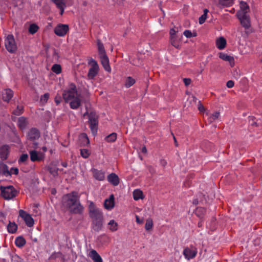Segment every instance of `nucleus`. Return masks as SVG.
I'll list each match as a JSON object with an SVG mask.
<instances>
[{
    "label": "nucleus",
    "mask_w": 262,
    "mask_h": 262,
    "mask_svg": "<svg viewBox=\"0 0 262 262\" xmlns=\"http://www.w3.org/2000/svg\"><path fill=\"white\" fill-rule=\"evenodd\" d=\"M62 98L65 102L69 103L70 108L73 110H77L82 101L81 93L78 92L76 84L73 82L69 83L63 91Z\"/></svg>",
    "instance_id": "obj_1"
},
{
    "label": "nucleus",
    "mask_w": 262,
    "mask_h": 262,
    "mask_svg": "<svg viewBox=\"0 0 262 262\" xmlns=\"http://www.w3.org/2000/svg\"><path fill=\"white\" fill-rule=\"evenodd\" d=\"M62 204L72 213L80 214L83 212V207L80 203L77 193L75 191L63 195Z\"/></svg>",
    "instance_id": "obj_2"
},
{
    "label": "nucleus",
    "mask_w": 262,
    "mask_h": 262,
    "mask_svg": "<svg viewBox=\"0 0 262 262\" xmlns=\"http://www.w3.org/2000/svg\"><path fill=\"white\" fill-rule=\"evenodd\" d=\"M88 115L90 128L93 135H96L98 126V116L95 112H91L90 113L86 112L84 116Z\"/></svg>",
    "instance_id": "obj_3"
},
{
    "label": "nucleus",
    "mask_w": 262,
    "mask_h": 262,
    "mask_svg": "<svg viewBox=\"0 0 262 262\" xmlns=\"http://www.w3.org/2000/svg\"><path fill=\"white\" fill-rule=\"evenodd\" d=\"M0 190L2 196L5 200L12 199L15 197L18 193V191L12 186H1Z\"/></svg>",
    "instance_id": "obj_4"
},
{
    "label": "nucleus",
    "mask_w": 262,
    "mask_h": 262,
    "mask_svg": "<svg viewBox=\"0 0 262 262\" xmlns=\"http://www.w3.org/2000/svg\"><path fill=\"white\" fill-rule=\"evenodd\" d=\"M88 64L91 67L87 75L88 78L89 79H93L98 73L99 66L96 61L93 58H91L89 60Z\"/></svg>",
    "instance_id": "obj_5"
},
{
    "label": "nucleus",
    "mask_w": 262,
    "mask_h": 262,
    "mask_svg": "<svg viewBox=\"0 0 262 262\" xmlns=\"http://www.w3.org/2000/svg\"><path fill=\"white\" fill-rule=\"evenodd\" d=\"M89 215L92 220L103 219L102 211L96 208L94 203L91 202L89 206Z\"/></svg>",
    "instance_id": "obj_6"
},
{
    "label": "nucleus",
    "mask_w": 262,
    "mask_h": 262,
    "mask_svg": "<svg viewBox=\"0 0 262 262\" xmlns=\"http://www.w3.org/2000/svg\"><path fill=\"white\" fill-rule=\"evenodd\" d=\"M5 45L6 49L10 53H14L17 50V46L14 38L11 35H8L5 40Z\"/></svg>",
    "instance_id": "obj_7"
},
{
    "label": "nucleus",
    "mask_w": 262,
    "mask_h": 262,
    "mask_svg": "<svg viewBox=\"0 0 262 262\" xmlns=\"http://www.w3.org/2000/svg\"><path fill=\"white\" fill-rule=\"evenodd\" d=\"M237 16L241 21V24L245 29H249L251 26L250 17L244 12H237Z\"/></svg>",
    "instance_id": "obj_8"
},
{
    "label": "nucleus",
    "mask_w": 262,
    "mask_h": 262,
    "mask_svg": "<svg viewBox=\"0 0 262 262\" xmlns=\"http://www.w3.org/2000/svg\"><path fill=\"white\" fill-rule=\"evenodd\" d=\"M69 31L68 25L59 24L54 28V33L58 36H64Z\"/></svg>",
    "instance_id": "obj_9"
},
{
    "label": "nucleus",
    "mask_w": 262,
    "mask_h": 262,
    "mask_svg": "<svg viewBox=\"0 0 262 262\" xmlns=\"http://www.w3.org/2000/svg\"><path fill=\"white\" fill-rule=\"evenodd\" d=\"M19 215L25 221L28 227H31L34 225V221L31 215L24 210L19 211Z\"/></svg>",
    "instance_id": "obj_10"
},
{
    "label": "nucleus",
    "mask_w": 262,
    "mask_h": 262,
    "mask_svg": "<svg viewBox=\"0 0 262 262\" xmlns=\"http://www.w3.org/2000/svg\"><path fill=\"white\" fill-rule=\"evenodd\" d=\"M198 253L196 248L193 246H190V247H187L183 250V254L185 258L187 260H190L194 258Z\"/></svg>",
    "instance_id": "obj_11"
},
{
    "label": "nucleus",
    "mask_w": 262,
    "mask_h": 262,
    "mask_svg": "<svg viewBox=\"0 0 262 262\" xmlns=\"http://www.w3.org/2000/svg\"><path fill=\"white\" fill-rule=\"evenodd\" d=\"M29 154L30 160L32 162L41 161L44 159V154L35 150H30Z\"/></svg>",
    "instance_id": "obj_12"
},
{
    "label": "nucleus",
    "mask_w": 262,
    "mask_h": 262,
    "mask_svg": "<svg viewBox=\"0 0 262 262\" xmlns=\"http://www.w3.org/2000/svg\"><path fill=\"white\" fill-rule=\"evenodd\" d=\"M115 198L113 194H111L108 199H106L104 201V208L108 210H112L115 206Z\"/></svg>",
    "instance_id": "obj_13"
},
{
    "label": "nucleus",
    "mask_w": 262,
    "mask_h": 262,
    "mask_svg": "<svg viewBox=\"0 0 262 262\" xmlns=\"http://www.w3.org/2000/svg\"><path fill=\"white\" fill-rule=\"evenodd\" d=\"M9 149L10 147L7 145H3L0 147V158L2 160H5L8 158Z\"/></svg>",
    "instance_id": "obj_14"
},
{
    "label": "nucleus",
    "mask_w": 262,
    "mask_h": 262,
    "mask_svg": "<svg viewBox=\"0 0 262 262\" xmlns=\"http://www.w3.org/2000/svg\"><path fill=\"white\" fill-rule=\"evenodd\" d=\"M13 96V92L10 89H6L2 92L3 100L9 102Z\"/></svg>",
    "instance_id": "obj_15"
},
{
    "label": "nucleus",
    "mask_w": 262,
    "mask_h": 262,
    "mask_svg": "<svg viewBox=\"0 0 262 262\" xmlns=\"http://www.w3.org/2000/svg\"><path fill=\"white\" fill-rule=\"evenodd\" d=\"M40 136V133L38 129L35 128H31L28 132V138L31 140L38 139Z\"/></svg>",
    "instance_id": "obj_16"
},
{
    "label": "nucleus",
    "mask_w": 262,
    "mask_h": 262,
    "mask_svg": "<svg viewBox=\"0 0 262 262\" xmlns=\"http://www.w3.org/2000/svg\"><path fill=\"white\" fill-rule=\"evenodd\" d=\"M101 64L104 69L108 72H111V68L109 64V59L107 55L100 57Z\"/></svg>",
    "instance_id": "obj_17"
},
{
    "label": "nucleus",
    "mask_w": 262,
    "mask_h": 262,
    "mask_svg": "<svg viewBox=\"0 0 262 262\" xmlns=\"http://www.w3.org/2000/svg\"><path fill=\"white\" fill-rule=\"evenodd\" d=\"M93 177L98 181H103L105 178V172L102 170H99L97 169L92 170Z\"/></svg>",
    "instance_id": "obj_18"
},
{
    "label": "nucleus",
    "mask_w": 262,
    "mask_h": 262,
    "mask_svg": "<svg viewBox=\"0 0 262 262\" xmlns=\"http://www.w3.org/2000/svg\"><path fill=\"white\" fill-rule=\"evenodd\" d=\"M220 58L222 59L224 61H229L230 63L231 67L234 66V57L231 56L227 55L226 53L221 52L219 53V55Z\"/></svg>",
    "instance_id": "obj_19"
},
{
    "label": "nucleus",
    "mask_w": 262,
    "mask_h": 262,
    "mask_svg": "<svg viewBox=\"0 0 262 262\" xmlns=\"http://www.w3.org/2000/svg\"><path fill=\"white\" fill-rule=\"evenodd\" d=\"M107 181L114 186H117L119 184V177L115 173H112L107 176Z\"/></svg>",
    "instance_id": "obj_20"
},
{
    "label": "nucleus",
    "mask_w": 262,
    "mask_h": 262,
    "mask_svg": "<svg viewBox=\"0 0 262 262\" xmlns=\"http://www.w3.org/2000/svg\"><path fill=\"white\" fill-rule=\"evenodd\" d=\"M89 256L93 259L94 262H103L102 258L95 250H91Z\"/></svg>",
    "instance_id": "obj_21"
},
{
    "label": "nucleus",
    "mask_w": 262,
    "mask_h": 262,
    "mask_svg": "<svg viewBox=\"0 0 262 262\" xmlns=\"http://www.w3.org/2000/svg\"><path fill=\"white\" fill-rule=\"evenodd\" d=\"M226 40L223 37H220L216 40L215 45L219 50H223L226 46Z\"/></svg>",
    "instance_id": "obj_22"
},
{
    "label": "nucleus",
    "mask_w": 262,
    "mask_h": 262,
    "mask_svg": "<svg viewBox=\"0 0 262 262\" xmlns=\"http://www.w3.org/2000/svg\"><path fill=\"white\" fill-rule=\"evenodd\" d=\"M93 229L97 231L101 230L103 225V219H98L92 220Z\"/></svg>",
    "instance_id": "obj_23"
},
{
    "label": "nucleus",
    "mask_w": 262,
    "mask_h": 262,
    "mask_svg": "<svg viewBox=\"0 0 262 262\" xmlns=\"http://www.w3.org/2000/svg\"><path fill=\"white\" fill-rule=\"evenodd\" d=\"M56 7L60 10V14L62 15L64 11L66 4L63 3V0H52Z\"/></svg>",
    "instance_id": "obj_24"
},
{
    "label": "nucleus",
    "mask_w": 262,
    "mask_h": 262,
    "mask_svg": "<svg viewBox=\"0 0 262 262\" xmlns=\"http://www.w3.org/2000/svg\"><path fill=\"white\" fill-rule=\"evenodd\" d=\"M108 228L112 232H115L118 229V224L114 220H111L108 224Z\"/></svg>",
    "instance_id": "obj_25"
},
{
    "label": "nucleus",
    "mask_w": 262,
    "mask_h": 262,
    "mask_svg": "<svg viewBox=\"0 0 262 262\" xmlns=\"http://www.w3.org/2000/svg\"><path fill=\"white\" fill-rule=\"evenodd\" d=\"M97 46L100 57L106 55L103 44L100 40L97 41Z\"/></svg>",
    "instance_id": "obj_26"
},
{
    "label": "nucleus",
    "mask_w": 262,
    "mask_h": 262,
    "mask_svg": "<svg viewBox=\"0 0 262 262\" xmlns=\"http://www.w3.org/2000/svg\"><path fill=\"white\" fill-rule=\"evenodd\" d=\"M133 198L136 201L139 200L140 199H143L144 196L143 195L142 191L140 189H135L133 191Z\"/></svg>",
    "instance_id": "obj_27"
},
{
    "label": "nucleus",
    "mask_w": 262,
    "mask_h": 262,
    "mask_svg": "<svg viewBox=\"0 0 262 262\" xmlns=\"http://www.w3.org/2000/svg\"><path fill=\"white\" fill-rule=\"evenodd\" d=\"M27 123L28 122L27 119L24 117H21L18 118L17 125L20 129H25L27 125Z\"/></svg>",
    "instance_id": "obj_28"
},
{
    "label": "nucleus",
    "mask_w": 262,
    "mask_h": 262,
    "mask_svg": "<svg viewBox=\"0 0 262 262\" xmlns=\"http://www.w3.org/2000/svg\"><path fill=\"white\" fill-rule=\"evenodd\" d=\"M17 230V225L14 222H10L7 226L8 232L13 234L16 233Z\"/></svg>",
    "instance_id": "obj_29"
},
{
    "label": "nucleus",
    "mask_w": 262,
    "mask_h": 262,
    "mask_svg": "<svg viewBox=\"0 0 262 262\" xmlns=\"http://www.w3.org/2000/svg\"><path fill=\"white\" fill-rule=\"evenodd\" d=\"M136 82V80L130 76L127 77L125 80L124 86L126 88H129L133 86Z\"/></svg>",
    "instance_id": "obj_30"
},
{
    "label": "nucleus",
    "mask_w": 262,
    "mask_h": 262,
    "mask_svg": "<svg viewBox=\"0 0 262 262\" xmlns=\"http://www.w3.org/2000/svg\"><path fill=\"white\" fill-rule=\"evenodd\" d=\"M26 243L25 239L23 236H18L15 240V244L17 247H23Z\"/></svg>",
    "instance_id": "obj_31"
},
{
    "label": "nucleus",
    "mask_w": 262,
    "mask_h": 262,
    "mask_svg": "<svg viewBox=\"0 0 262 262\" xmlns=\"http://www.w3.org/2000/svg\"><path fill=\"white\" fill-rule=\"evenodd\" d=\"M206 213V209L203 207H198L195 211V214L200 219H202Z\"/></svg>",
    "instance_id": "obj_32"
},
{
    "label": "nucleus",
    "mask_w": 262,
    "mask_h": 262,
    "mask_svg": "<svg viewBox=\"0 0 262 262\" xmlns=\"http://www.w3.org/2000/svg\"><path fill=\"white\" fill-rule=\"evenodd\" d=\"M240 8L241 10L238 12H244L245 14H247L249 10V7L248 4L245 2H241L240 3Z\"/></svg>",
    "instance_id": "obj_33"
},
{
    "label": "nucleus",
    "mask_w": 262,
    "mask_h": 262,
    "mask_svg": "<svg viewBox=\"0 0 262 262\" xmlns=\"http://www.w3.org/2000/svg\"><path fill=\"white\" fill-rule=\"evenodd\" d=\"M51 70L56 74H59L62 72L61 66L59 64H54L52 67Z\"/></svg>",
    "instance_id": "obj_34"
},
{
    "label": "nucleus",
    "mask_w": 262,
    "mask_h": 262,
    "mask_svg": "<svg viewBox=\"0 0 262 262\" xmlns=\"http://www.w3.org/2000/svg\"><path fill=\"white\" fill-rule=\"evenodd\" d=\"M59 169L55 166H49L48 167V170L50 173L54 177L58 175Z\"/></svg>",
    "instance_id": "obj_35"
},
{
    "label": "nucleus",
    "mask_w": 262,
    "mask_h": 262,
    "mask_svg": "<svg viewBox=\"0 0 262 262\" xmlns=\"http://www.w3.org/2000/svg\"><path fill=\"white\" fill-rule=\"evenodd\" d=\"M234 0H219V4L224 7H230L233 4Z\"/></svg>",
    "instance_id": "obj_36"
},
{
    "label": "nucleus",
    "mask_w": 262,
    "mask_h": 262,
    "mask_svg": "<svg viewBox=\"0 0 262 262\" xmlns=\"http://www.w3.org/2000/svg\"><path fill=\"white\" fill-rule=\"evenodd\" d=\"M220 114L218 112H216L212 114H210L208 116V121L210 123L213 122L216 119L219 118V117H220Z\"/></svg>",
    "instance_id": "obj_37"
},
{
    "label": "nucleus",
    "mask_w": 262,
    "mask_h": 262,
    "mask_svg": "<svg viewBox=\"0 0 262 262\" xmlns=\"http://www.w3.org/2000/svg\"><path fill=\"white\" fill-rule=\"evenodd\" d=\"M117 139V134L113 133L108 135L105 138V140L107 142H114Z\"/></svg>",
    "instance_id": "obj_38"
},
{
    "label": "nucleus",
    "mask_w": 262,
    "mask_h": 262,
    "mask_svg": "<svg viewBox=\"0 0 262 262\" xmlns=\"http://www.w3.org/2000/svg\"><path fill=\"white\" fill-rule=\"evenodd\" d=\"M38 29L39 27L37 25L35 24H31L29 26V32L30 34H34L37 32Z\"/></svg>",
    "instance_id": "obj_39"
},
{
    "label": "nucleus",
    "mask_w": 262,
    "mask_h": 262,
    "mask_svg": "<svg viewBox=\"0 0 262 262\" xmlns=\"http://www.w3.org/2000/svg\"><path fill=\"white\" fill-rule=\"evenodd\" d=\"M153 226V222L151 219H148L145 223V228L146 230H150Z\"/></svg>",
    "instance_id": "obj_40"
},
{
    "label": "nucleus",
    "mask_w": 262,
    "mask_h": 262,
    "mask_svg": "<svg viewBox=\"0 0 262 262\" xmlns=\"http://www.w3.org/2000/svg\"><path fill=\"white\" fill-rule=\"evenodd\" d=\"M183 34L187 38H191V37H195L197 35L196 33L194 32L192 33L191 31L188 30H185Z\"/></svg>",
    "instance_id": "obj_41"
},
{
    "label": "nucleus",
    "mask_w": 262,
    "mask_h": 262,
    "mask_svg": "<svg viewBox=\"0 0 262 262\" xmlns=\"http://www.w3.org/2000/svg\"><path fill=\"white\" fill-rule=\"evenodd\" d=\"M170 40L171 44L176 48H178L179 47V43L177 40L176 36L175 37H170Z\"/></svg>",
    "instance_id": "obj_42"
},
{
    "label": "nucleus",
    "mask_w": 262,
    "mask_h": 262,
    "mask_svg": "<svg viewBox=\"0 0 262 262\" xmlns=\"http://www.w3.org/2000/svg\"><path fill=\"white\" fill-rule=\"evenodd\" d=\"M24 107L23 106H17V108L14 110L13 114L15 115H20L23 113Z\"/></svg>",
    "instance_id": "obj_43"
},
{
    "label": "nucleus",
    "mask_w": 262,
    "mask_h": 262,
    "mask_svg": "<svg viewBox=\"0 0 262 262\" xmlns=\"http://www.w3.org/2000/svg\"><path fill=\"white\" fill-rule=\"evenodd\" d=\"M90 151L86 149H82L80 150V155L84 158H87L90 156Z\"/></svg>",
    "instance_id": "obj_44"
},
{
    "label": "nucleus",
    "mask_w": 262,
    "mask_h": 262,
    "mask_svg": "<svg viewBox=\"0 0 262 262\" xmlns=\"http://www.w3.org/2000/svg\"><path fill=\"white\" fill-rule=\"evenodd\" d=\"M50 95L49 93H45L40 97V102L43 103H47L48 101Z\"/></svg>",
    "instance_id": "obj_45"
},
{
    "label": "nucleus",
    "mask_w": 262,
    "mask_h": 262,
    "mask_svg": "<svg viewBox=\"0 0 262 262\" xmlns=\"http://www.w3.org/2000/svg\"><path fill=\"white\" fill-rule=\"evenodd\" d=\"M28 155L27 154H22L18 160V163L20 164L21 163L25 162L28 160Z\"/></svg>",
    "instance_id": "obj_46"
},
{
    "label": "nucleus",
    "mask_w": 262,
    "mask_h": 262,
    "mask_svg": "<svg viewBox=\"0 0 262 262\" xmlns=\"http://www.w3.org/2000/svg\"><path fill=\"white\" fill-rule=\"evenodd\" d=\"M62 98L60 95L57 94L54 98V101L57 105H58L61 102Z\"/></svg>",
    "instance_id": "obj_47"
},
{
    "label": "nucleus",
    "mask_w": 262,
    "mask_h": 262,
    "mask_svg": "<svg viewBox=\"0 0 262 262\" xmlns=\"http://www.w3.org/2000/svg\"><path fill=\"white\" fill-rule=\"evenodd\" d=\"M207 16L205 15V14H203L201 17L199 18V23L200 24H203L205 20L206 19Z\"/></svg>",
    "instance_id": "obj_48"
},
{
    "label": "nucleus",
    "mask_w": 262,
    "mask_h": 262,
    "mask_svg": "<svg viewBox=\"0 0 262 262\" xmlns=\"http://www.w3.org/2000/svg\"><path fill=\"white\" fill-rule=\"evenodd\" d=\"M234 82L232 80H229L227 81V82L226 83V86L228 88H232L234 86Z\"/></svg>",
    "instance_id": "obj_49"
},
{
    "label": "nucleus",
    "mask_w": 262,
    "mask_h": 262,
    "mask_svg": "<svg viewBox=\"0 0 262 262\" xmlns=\"http://www.w3.org/2000/svg\"><path fill=\"white\" fill-rule=\"evenodd\" d=\"M183 82L186 86H188L191 82V80L190 78H184Z\"/></svg>",
    "instance_id": "obj_50"
},
{
    "label": "nucleus",
    "mask_w": 262,
    "mask_h": 262,
    "mask_svg": "<svg viewBox=\"0 0 262 262\" xmlns=\"http://www.w3.org/2000/svg\"><path fill=\"white\" fill-rule=\"evenodd\" d=\"M10 173L17 174L18 173V169L17 168H11L10 169Z\"/></svg>",
    "instance_id": "obj_51"
},
{
    "label": "nucleus",
    "mask_w": 262,
    "mask_h": 262,
    "mask_svg": "<svg viewBox=\"0 0 262 262\" xmlns=\"http://www.w3.org/2000/svg\"><path fill=\"white\" fill-rule=\"evenodd\" d=\"M176 32H177V31L175 30L174 29L172 28V29H171L170 30V32H169V34H170V36L171 37H175L176 36Z\"/></svg>",
    "instance_id": "obj_52"
},
{
    "label": "nucleus",
    "mask_w": 262,
    "mask_h": 262,
    "mask_svg": "<svg viewBox=\"0 0 262 262\" xmlns=\"http://www.w3.org/2000/svg\"><path fill=\"white\" fill-rule=\"evenodd\" d=\"M198 109L200 111V112H203L205 111V108L204 107V106L201 104H200L198 106Z\"/></svg>",
    "instance_id": "obj_53"
},
{
    "label": "nucleus",
    "mask_w": 262,
    "mask_h": 262,
    "mask_svg": "<svg viewBox=\"0 0 262 262\" xmlns=\"http://www.w3.org/2000/svg\"><path fill=\"white\" fill-rule=\"evenodd\" d=\"M141 151L144 154H146L147 152V150L146 148V147L144 146H143L141 149Z\"/></svg>",
    "instance_id": "obj_54"
},
{
    "label": "nucleus",
    "mask_w": 262,
    "mask_h": 262,
    "mask_svg": "<svg viewBox=\"0 0 262 262\" xmlns=\"http://www.w3.org/2000/svg\"><path fill=\"white\" fill-rule=\"evenodd\" d=\"M136 222L138 223H142V221H140V219L138 216L136 215Z\"/></svg>",
    "instance_id": "obj_55"
},
{
    "label": "nucleus",
    "mask_w": 262,
    "mask_h": 262,
    "mask_svg": "<svg viewBox=\"0 0 262 262\" xmlns=\"http://www.w3.org/2000/svg\"><path fill=\"white\" fill-rule=\"evenodd\" d=\"M208 12V10L206 9H205L204 10V14H205V15L207 16V13Z\"/></svg>",
    "instance_id": "obj_56"
},
{
    "label": "nucleus",
    "mask_w": 262,
    "mask_h": 262,
    "mask_svg": "<svg viewBox=\"0 0 262 262\" xmlns=\"http://www.w3.org/2000/svg\"><path fill=\"white\" fill-rule=\"evenodd\" d=\"M42 150L44 152H46L47 151V148L46 146H43V147H42Z\"/></svg>",
    "instance_id": "obj_57"
},
{
    "label": "nucleus",
    "mask_w": 262,
    "mask_h": 262,
    "mask_svg": "<svg viewBox=\"0 0 262 262\" xmlns=\"http://www.w3.org/2000/svg\"><path fill=\"white\" fill-rule=\"evenodd\" d=\"M84 135L85 137V139L86 140L87 143H89V140L88 137L86 136V135L85 134H84Z\"/></svg>",
    "instance_id": "obj_58"
},
{
    "label": "nucleus",
    "mask_w": 262,
    "mask_h": 262,
    "mask_svg": "<svg viewBox=\"0 0 262 262\" xmlns=\"http://www.w3.org/2000/svg\"><path fill=\"white\" fill-rule=\"evenodd\" d=\"M61 164L64 167H66L67 166V164L66 163L63 162V163H62Z\"/></svg>",
    "instance_id": "obj_59"
},
{
    "label": "nucleus",
    "mask_w": 262,
    "mask_h": 262,
    "mask_svg": "<svg viewBox=\"0 0 262 262\" xmlns=\"http://www.w3.org/2000/svg\"><path fill=\"white\" fill-rule=\"evenodd\" d=\"M161 163L163 165H165V164H166V162L165 161V160H162L161 161Z\"/></svg>",
    "instance_id": "obj_60"
},
{
    "label": "nucleus",
    "mask_w": 262,
    "mask_h": 262,
    "mask_svg": "<svg viewBox=\"0 0 262 262\" xmlns=\"http://www.w3.org/2000/svg\"><path fill=\"white\" fill-rule=\"evenodd\" d=\"M201 225H202V224H201V222H199V223H198V226H199V227H200V226H201Z\"/></svg>",
    "instance_id": "obj_61"
},
{
    "label": "nucleus",
    "mask_w": 262,
    "mask_h": 262,
    "mask_svg": "<svg viewBox=\"0 0 262 262\" xmlns=\"http://www.w3.org/2000/svg\"><path fill=\"white\" fill-rule=\"evenodd\" d=\"M173 138H174V141H175V142H176V138L174 137H173Z\"/></svg>",
    "instance_id": "obj_62"
},
{
    "label": "nucleus",
    "mask_w": 262,
    "mask_h": 262,
    "mask_svg": "<svg viewBox=\"0 0 262 262\" xmlns=\"http://www.w3.org/2000/svg\"><path fill=\"white\" fill-rule=\"evenodd\" d=\"M3 166L4 167H7V166H6V165H4H4H3Z\"/></svg>",
    "instance_id": "obj_63"
},
{
    "label": "nucleus",
    "mask_w": 262,
    "mask_h": 262,
    "mask_svg": "<svg viewBox=\"0 0 262 262\" xmlns=\"http://www.w3.org/2000/svg\"><path fill=\"white\" fill-rule=\"evenodd\" d=\"M72 4V2H71L70 4H69L70 5H71Z\"/></svg>",
    "instance_id": "obj_64"
}]
</instances>
